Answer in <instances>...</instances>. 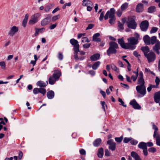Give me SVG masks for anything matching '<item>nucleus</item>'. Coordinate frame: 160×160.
I'll list each match as a JSON object with an SVG mask.
<instances>
[{
	"label": "nucleus",
	"instance_id": "nucleus-1",
	"mask_svg": "<svg viewBox=\"0 0 160 160\" xmlns=\"http://www.w3.org/2000/svg\"><path fill=\"white\" fill-rule=\"evenodd\" d=\"M70 42L71 44L74 46V58L76 60H83L85 57L84 56L81 57H78V52L79 51V45L78 41L74 38L71 39Z\"/></svg>",
	"mask_w": 160,
	"mask_h": 160
},
{
	"label": "nucleus",
	"instance_id": "nucleus-2",
	"mask_svg": "<svg viewBox=\"0 0 160 160\" xmlns=\"http://www.w3.org/2000/svg\"><path fill=\"white\" fill-rule=\"evenodd\" d=\"M61 75V73L59 71L55 70L54 73L49 78L48 80L49 84L51 85L54 84L55 82L59 79Z\"/></svg>",
	"mask_w": 160,
	"mask_h": 160
},
{
	"label": "nucleus",
	"instance_id": "nucleus-3",
	"mask_svg": "<svg viewBox=\"0 0 160 160\" xmlns=\"http://www.w3.org/2000/svg\"><path fill=\"white\" fill-rule=\"evenodd\" d=\"M128 44L129 47H130L128 49H130L131 50L134 49L136 48V46L135 45L137 44L138 43V39L137 38H135L134 37H131L128 38Z\"/></svg>",
	"mask_w": 160,
	"mask_h": 160
},
{
	"label": "nucleus",
	"instance_id": "nucleus-4",
	"mask_svg": "<svg viewBox=\"0 0 160 160\" xmlns=\"http://www.w3.org/2000/svg\"><path fill=\"white\" fill-rule=\"evenodd\" d=\"M127 26L129 28L135 29L136 27L137 24L135 21V17H129L127 22Z\"/></svg>",
	"mask_w": 160,
	"mask_h": 160
},
{
	"label": "nucleus",
	"instance_id": "nucleus-5",
	"mask_svg": "<svg viewBox=\"0 0 160 160\" xmlns=\"http://www.w3.org/2000/svg\"><path fill=\"white\" fill-rule=\"evenodd\" d=\"M152 128L154 130L153 135V137L156 139V144L158 146H160V135L158 133V128L154 124H153Z\"/></svg>",
	"mask_w": 160,
	"mask_h": 160
},
{
	"label": "nucleus",
	"instance_id": "nucleus-6",
	"mask_svg": "<svg viewBox=\"0 0 160 160\" xmlns=\"http://www.w3.org/2000/svg\"><path fill=\"white\" fill-rule=\"evenodd\" d=\"M41 16V14L38 12L32 15L31 18L29 21L28 24L30 25H33L36 23L39 20V18Z\"/></svg>",
	"mask_w": 160,
	"mask_h": 160
},
{
	"label": "nucleus",
	"instance_id": "nucleus-7",
	"mask_svg": "<svg viewBox=\"0 0 160 160\" xmlns=\"http://www.w3.org/2000/svg\"><path fill=\"white\" fill-rule=\"evenodd\" d=\"M147 59L148 62L150 63L154 62L156 58L155 53L153 52H150L145 56Z\"/></svg>",
	"mask_w": 160,
	"mask_h": 160
},
{
	"label": "nucleus",
	"instance_id": "nucleus-8",
	"mask_svg": "<svg viewBox=\"0 0 160 160\" xmlns=\"http://www.w3.org/2000/svg\"><path fill=\"white\" fill-rule=\"evenodd\" d=\"M137 92L144 96L146 93V87L145 85H138L136 87Z\"/></svg>",
	"mask_w": 160,
	"mask_h": 160
},
{
	"label": "nucleus",
	"instance_id": "nucleus-9",
	"mask_svg": "<svg viewBox=\"0 0 160 160\" xmlns=\"http://www.w3.org/2000/svg\"><path fill=\"white\" fill-rule=\"evenodd\" d=\"M115 10L114 8H111L108 11L106 14L104 18L105 20H107L108 17L112 18V17H115Z\"/></svg>",
	"mask_w": 160,
	"mask_h": 160
},
{
	"label": "nucleus",
	"instance_id": "nucleus-10",
	"mask_svg": "<svg viewBox=\"0 0 160 160\" xmlns=\"http://www.w3.org/2000/svg\"><path fill=\"white\" fill-rule=\"evenodd\" d=\"M18 31V28L15 26L11 27L8 33V35L11 37L13 36Z\"/></svg>",
	"mask_w": 160,
	"mask_h": 160
},
{
	"label": "nucleus",
	"instance_id": "nucleus-11",
	"mask_svg": "<svg viewBox=\"0 0 160 160\" xmlns=\"http://www.w3.org/2000/svg\"><path fill=\"white\" fill-rule=\"evenodd\" d=\"M145 81L143 78V74L142 71L139 73V76L137 81V84L139 85H144Z\"/></svg>",
	"mask_w": 160,
	"mask_h": 160
},
{
	"label": "nucleus",
	"instance_id": "nucleus-12",
	"mask_svg": "<svg viewBox=\"0 0 160 160\" xmlns=\"http://www.w3.org/2000/svg\"><path fill=\"white\" fill-rule=\"evenodd\" d=\"M118 42L122 48L127 49L130 48L128 46V43H124L123 38L118 39Z\"/></svg>",
	"mask_w": 160,
	"mask_h": 160
},
{
	"label": "nucleus",
	"instance_id": "nucleus-13",
	"mask_svg": "<svg viewBox=\"0 0 160 160\" xmlns=\"http://www.w3.org/2000/svg\"><path fill=\"white\" fill-rule=\"evenodd\" d=\"M148 21L145 20L141 22L140 25V27L142 31H145L148 28Z\"/></svg>",
	"mask_w": 160,
	"mask_h": 160
},
{
	"label": "nucleus",
	"instance_id": "nucleus-14",
	"mask_svg": "<svg viewBox=\"0 0 160 160\" xmlns=\"http://www.w3.org/2000/svg\"><path fill=\"white\" fill-rule=\"evenodd\" d=\"M153 49L158 55H159L160 53V42L159 41H158L155 44V45L153 47Z\"/></svg>",
	"mask_w": 160,
	"mask_h": 160
},
{
	"label": "nucleus",
	"instance_id": "nucleus-15",
	"mask_svg": "<svg viewBox=\"0 0 160 160\" xmlns=\"http://www.w3.org/2000/svg\"><path fill=\"white\" fill-rule=\"evenodd\" d=\"M107 144L109 145V148L112 151H113L116 148V143L113 142L112 139L108 140L107 142Z\"/></svg>",
	"mask_w": 160,
	"mask_h": 160
},
{
	"label": "nucleus",
	"instance_id": "nucleus-16",
	"mask_svg": "<svg viewBox=\"0 0 160 160\" xmlns=\"http://www.w3.org/2000/svg\"><path fill=\"white\" fill-rule=\"evenodd\" d=\"M51 21L50 17H47L43 19L41 21V24L42 26H45L49 23Z\"/></svg>",
	"mask_w": 160,
	"mask_h": 160
},
{
	"label": "nucleus",
	"instance_id": "nucleus-17",
	"mask_svg": "<svg viewBox=\"0 0 160 160\" xmlns=\"http://www.w3.org/2000/svg\"><path fill=\"white\" fill-rule=\"evenodd\" d=\"M130 104L135 109H139L141 108L140 106L134 99L131 101L130 102Z\"/></svg>",
	"mask_w": 160,
	"mask_h": 160
},
{
	"label": "nucleus",
	"instance_id": "nucleus-18",
	"mask_svg": "<svg viewBox=\"0 0 160 160\" xmlns=\"http://www.w3.org/2000/svg\"><path fill=\"white\" fill-rule=\"evenodd\" d=\"M154 98L155 102L158 103L160 101V91L156 92L154 95Z\"/></svg>",
	"mask_w": 160,
	"mask_h": 160
},
{
	"label": "nucleus",
	"instance_id": "nucleus-19",
	"mask_svg": "<svg viewBox=\"0 0 160 160\" xmlns=\"http://www.w3.org/2000/svg\"><path fill=\"white\" fill-rule=\"evenodd\" d=\"M48 84L47 81L46 82H45L41 80L39 81L36 83V85L38 86L43 88L46 87Z\"/></svg>",
	"mask_w": 160,
	"mask_h": 160
},
{
	"label": "nucleus",
	"instance_id": "nucleus-20",
	"mask_svg": "<svg viewBox=\"0 0 160 160\" xmlns=\"http://www.w3.org/2000/svg\"><path fill=\"white\" fill-rule=\"evenodd\" d=\"M143 10V5L142 3H139L136 6V10L138 12H141Z\"/></svg>",
	"mask_w": 160,
	"mask_h": 160
},
{
	"label": "nucleus",
	"instance_id": "nucleus-21",
	"mask_svg": "<svg viewBox=\"0 0 160 160\" xmlns=\"http://www.w3.org/2000/svg\"><path fill=\"white\" fill-rule=\"evenodd\" d=\"M131 155L135 159V160H141L137 153L135 152H132L131 153Z\"/></svg>",
	"mask_w": 160,
	"mask_h": 160
},
{
	"label": "nucleus",
	"instance_id": "nucleus-22",
	"mask_svg": "<svg viewBox=\"0 0 160 160\" xmlns=\"http://www.w3.org/2000/svg\"><path fill=\"white\" fill-rule=\"evenodd\" d=\"M116 52L117 50L116 49L112 47L111 48L110 47L107 51V54L109 56H110L111 54L116 53Z\"/></svg>",
	"mask_w": 160,
	"mask_h": 160
},
{
	"label": "nucleus",
	"instance_id": "nucleus-23",
	"mask_svg": "<svg viewBox=\"0 0 160 160\" xmlns=\"http://www.w3.org/2000/svg\"><path fill=\"white\" fill-rule=\"evenodd\" d=\"M141 49L143 52L145 56H146V55H147L149 52V48L147 46H146L144 47H142Z\"/></svg>",
	"mask_w": 160,
	"mask_h": 160
},
{
	"label": "nucleus",
	"instance_id": "nucleus-24",
	"mask_svg": "<svg viewBox=\"0 0 160 160\" xmlns=\"http://www.w3.org/2000/svg\"><path fill=\"white\" fill-rule=\"evenodd\" d=\"M100 36L99 33H97L94 34L93 36V41L96 42H100L101 41V39L98 38Z\"/></svg>",
	"mask_w": 160,
	"mask_h": 160
},
{
	"label": "nucleus",
	"instance_id": "nucleus-25",
	"mask_svg": "<svg viewBox=\"0 0 160 160\" xmlns=\"http://www.w3.org/2000/svg\"><path fill=\"white\" fill-rule=\"evenodd\" d=\"M150 38L148 35H145L143 38V41L147 45L150 44Z\"/></svg>",
	"mask_w": 160,
	"mask_h": 160
},
{
	"label": "nucleus",
	"instance_id": "nucleus-26",
	"mask_svg": "<svg viewBox=\"0 0 160 160\" xmlns=\"http://www.w3.org/2000/svg\"><path fill=\"white\" fill-rule=\"evenodd\" d=\"M100 57V54H99L96 53L91 56L90 59L91 61H96L99 59Z\"/></svg>",
	"mask_w": 160,
	"mask_h": 160
},
{
	"label": "nucleus",
	"instance_id": "nucleus-27",
	"mask_svg": "<svg viewBox=\"0 0 160 160\" xmlns=\"http://www.w3.org/2000/svg\"><path fill=\"white\" fill-rule=\"evenodd\" d=\"M138 147L142 150L147 149V144L144 142H141L138 145Z\"/></svg>",
	"mask_w": 160,
	"mask_h": 160
},
{
	"label": "nucleus",
	"instance_id": "nucleus-28",
	"mask_svg": "<svg viewBox=\"0 0 160 160\" xmlns=\"http://www.w3.org/2000/svg\"><path fill=\"white\" fill-rule=\"evenodd\" d=\"M54 93L52 90L50 91L47 93V96L49 99H52L54 98Z\"/></svg>",
	"mask_w": 160,
	"mask_h": 160
},
{
	"label": "nucleus",
	"instance_id": "nucleus-29",
	"mask_svg": "<svg viewBox=\"0 0 160 160\" xmlns=\"http://www.w3.org/2000/svg\"><path fill=\"white\" fill-rule=\"evenodd\" d=\"M28 17L29 16L28 14H26L22 22V25L24 27H25L26 26Z\"/></svg>",
	"mask_w": 160,
	"mask_h": 160
},
{
	"label": "nucleus",
	"instance_id": "nucleus-30",
	"mask_svg": "<svg viewBox=\"0 0 160 160\" xmlns=\"http://www.w3.org/2000/svg\"><path fill=\"white\" fill-rule=\"evenodd\" d=\"M101 62L100 61H97L95 62L92 66V68L93 70H96L99 67Z\"/></svg>",
	"mask_w": 160,
	"mask_h": 160
},
{
	"label": "nucleus",
	"instance_id": "nucleus-31",
	"mask_svg": "<svg viewBox=\"0 0 160 160\" xmlns=\"http://www.w3.org/2000/svg\"><path fill=\"white\" fill-rule=\"evenodd\" d=\"M102 140L100 138H98L95 140L93 142V145L95 147H98L101 143Z\"/></svg>",
	"mask_w": 160,
	"mask_h": 160
},
{
	"label": "nucleus",
	"instance_id": "nucleus-32",
	"mask_svg": "<svg viewBox=\"0 0 160 160\" xmlns=\"http://www.w3.org/2000/svg\"><path fill=\"white\" fill-rule=\"evenodd\" d=\"M150 43L153 45L154 43H156L158 41H159L158 40H157V37L155 36L152 37L150 39Z\"/></svg>",
	"mask_w": 160,
	"mask_h": 160
},
{
	"label": "nucleus",
	"instance_id": "nucleus-33",
	"mask_svg": "<svg viewBox=\"0 0 160 160\" xmlns=\"http://www.w3.org/2000/svg\"><path fill=\"white\" fill-rule=\"evenodd\" d=\"M109 44L111 48H112L115 49H117L118 48V44L114 42H109Z\"/></svg>",
	"mask_w": 160,
	"mask_h": 160
},
{
	"label": "nucleus",
	"instance_id": "nucleus-34",
	"mask_svg": "<svg viewBox=\"0 0 160 160\" xmlns=\"http://www.w3.org/2000/svg\"><path fill=\"white\" fill-rule=\"evenodd\" d=\"M156 11V7L154 6H152L149 7L148 9V12L149 13L154 12Z\"/></svg>",
	"mask_w": 160,
	"mask_h": 160
},
{
	"label": "nucleus",
	"instance_id": "nucleus-35",
	"mask_svg": "<svg viewBox=\"0 0 160 160\" xmlns=\"http://www.w3.org/2000/svg\"><path fill=\"white\" fill-rule=\"evenodd\" d=\"M133 72L135 74V75H132L131 77V78L133 80L134 82H135L137 79L138 76V69H137V71Z\"/></svg>",
	"mask_w": 160,
	"mask_h": 160
},
{
	"label": "nucleus",
	"instance_id": "nucleus-36",
	"mask_svg": "<svg viewBox=\"0 0 160 160\" xmlns=\"http://www.w3.org/2000/svg\"><path fill=\"white\" fill-rule=\"evenodd\" d=\"M103 154V149L102 148H101L98 150V155L99 158H101L102 157Z\"/></svg>",
	"mask_w": 160,
	"mask_h": 160
},
{
	"label": "nucleus",
	"instance_id": "nucleus-37",
	"mask_svg": "<svg viewBox=\"0 0 160 160\" xmlns=\"http://www.w3.org/2000/svg\"><path fill=\"white\" fill-rule=\"evenodd\" d=\"M128 5V3L127 2H125L122 4L121 6V9L122 11H124L126 9Z\"/></svg>",
	"mask_w": 160,
	"mask_h": 160
},
{
	"label": "nucleus",
	"instance_id": "nucleus-38",
	"mask_svg": "<svg viewBox=\"0 0 160 160\" xmlns=\"http://www.w3.org/2000/svg\"><path fill=\"white\" fill-rule=\"evenodd\" d=\"M111 68L113 70L117 72H119V69L114 64H112L111 65Z\"/></svg>",
	"mask_w": 160,
	"mask_h": 160
},
{
	"label": "nucleus",
	"instance_id": "nucleus-39",
	"mask_svg": "<svg viewBox=\"0 0 160 160\" xmlns=\"http://www.w3.org/2000/svg\"><path fill=\"white\" fill-rule=\"evenodd\" d=\"M52 8L51 5H49L46 6L44 8V10L46 12H48Z\"/></svg>",
	"mask_w": 160,
	"mask_h": 160
},
{
	"label": "nucleus",
	"instance_id": "nucleus-40",
	"mask_svg": "<svg viewBox=\"0 0 160 160\" xmlns=\"http://www.w3.org/2000/svg\"><path fill=\"white\" fill-rule=\"evenodd\" d=\"M110 18L109 21V23L111 24H114L116 20L115 17H112V18Z\"/></svg>",
	"mask_w": 160,
	"mask_h": 160
},
{
	"label": "nucleus",
	"instance_id": "nucleus-41",
	"mask_svg": "<svg viewBox=\"0 0 160 160\" xmlns=\"http://www.w3.org/2000/svg\"><path fill=\"white\" fill-rule=\"evenodd\" d=\"M39 92L42 93L43 96L44 95L46 92V91L45 89L42 88H39Z\"/></svg>",
	"mask_w": 160,
	"mask_h": 160
},
{
	"label": "nucleus",
	"instance_id": "nucleus-42",
	"mask_svg": "<svg viewBox=\"0 0 160 160\" xmlns=\"http://www.w3.org/2000/svg\"><path fill=\"white\" fill-rule=\"evenodd\" d=\"M158 29V28L155 27H152L150 31L151 33H153L156 32Z\"/></svg>",
	"mask_w": 160,
	"mask_h": 160
},
{
	"label": "nucleus",
	"instance_id": "nucleus-43",
	"mask_svg": "<svg viewBox=\"0 0 160 160\" xmlns=\"http://www.w3.org/2000/svg\"><path fill=\"white\" fill-rule=\"evenodd\" d=\"M0 66L3 69H6V63L4 61L0 62Z\"/></svg>",
	"mask_w": 160,
	"mask_h": 160
},
{
	"label": "nucleus",
	"instance_id": "nucleus-44",
	"mask_svg": "<svg viewBox=\"0 0 160 160\" xmlns=\"http://www.w3.org/2000/svg\"><path fill=\"white\" fill-rule=\"evenodd\" d=\"M145 73H150L154 76L155 75V73L152 72L148 68H145Z\"/></svg>",
	"mask_w": 160,
	"mask_h": 160
},
{
	"label": "nucleus",
	"instance_id": "nucleus-45",
	"mask_svg": "<svg viewBox=\"0 0 160 160\" xmlns=\"http://www.w3.org/2000/svg\"><path fill=\"white\" fill-rule=\"evenodd\" d=\"M60 18L59 15L54 16L52 18V21L53 22H55L56 20Z\"/></svg>",
	"mask_w": 160,
	"mask_h": 160
},
{
	"label": "nucleus",
	"instance_id": "nucleus-46",
	"mask_svg": "<svg viewBox=\"0 0 160 160\" xmlns=\"http://www.w3.org/2000/svg\"><path fill=\"white\" fill-rule=\"evenodd\" d=\"M122 139L123 137H120L115 138V139L116 142H118L120 143L121 142Z\"/></svg>",
	"mask_w": 160,
	"mask_h": 160
},
{
	"label": "nucleus",
	"instance_id": "nucleus-47",
	"mask_svg": "<svg viewBox=\"0 0 160 160\" xmlns=\"http://www.w3.org/2000/svg\"><path fill=\"white\" fill-rule=\"evenodd\" d=\"M39 91V88H35L33 89V93L34 94H36L38 93Z\"/></svg>",
	"mask_w": 160,
	"mask_h": 160
},
{
	"label": "nucleus",
	"instance_id": "nucleus-48",
	"mask_svg": "<svg viewBox=\"0 0 160 160\" xmlns=\"http://www.w3.org/2000/svg\"><path fill=\"white\" fill-rule=\"evenodd\" d=\"M122 11L121 10H118L116 12L117 15L118 17H121L122 15Z\"/></svg>",
	"mask_w": 160,
	"mask_h": 160
},
{
	"label": "nucleus",
	"instance_id": "nucleus-49",
	"mask_svg": "<svg viewBox=\"0 0 160 160\" xmlns=\"http://www.w3.org/2000/svg\"><path fill=\"white\" fill-rule=\"evenodd\" d=\"M89 42V41L88 39L86 37H83L82 38V39L81 42L82 43Z\"/></svg>",
	"mask_w": 160,
	"mask_h": 160
},
{
	"label": "nucleus",
	"instance_id": "nucleus-50",
	"mask_svg": "<svg viewBox=\"0 0 160 160\" xmlns=\"http://www.w3.org/2000/svg\"><path fill=\"white\" fill-rule=\"evenodd\" d=\"M130 143L132 145H136L138 143V141L134 139H132L131 138V140Z\"/></svg>",
	"mask_w": 160,
	"mask_h": 160
},
{
	"label": "nucleus",
	"instance_id": "nucleus-51",
	"mask_svg": "<svg viewBox=\"0 0 160 160\" xmlns=\"http://www.w3.org/2000/svg\"><path fill=\"white\" fill-rule=\"evenodd\" d=\"M148 150L149 152L152 153H154L156 151V148L154 147L150 148L148 149Z\"/></svg>",
	"mask_w": 160,
	"mask_h": 160
},
{
	"label": "nucleus",
	"instance_id": "nucleus-52",
	"mask_svg": "<svg viewBox=\"0 0 160 160\" xmlns=\"http://www.w3.org/2000/svg\"><path fill=\"white\" fill-rule=\"evenodd\" d=\"M131 140V138H125L124 139L123 142L124 143H128Z\"/></svg>",
	"mask_w": 160,
	"mask_h": 160
},
{
	"label": "nucleus",
	"instance_id": "nucleus-53",
	"mask_svg": "<svg viewBox=\"0 0 160 160\" xmlns=\"http://www.w3.org/2000/svg\"><path fill=\"white\" fill-rule=\"evenodd\" d=\"M118 27L119 30H122L123 29V25L120 22H119Z\"/></svg>",
	"mask_w": 160,
	"mask_h": 160
},
{
	"label": "nucleus",
	"instance_id": "nucleus-54",
	"mask_svg": "<svg viewBox=\"0 0 160 160\" xmlns=\"http://www.w3.org/2000/svg\"><path fill=\"white\" fill-rule=\"evenodd\" d=\"M160 81V80L159 78L157 77H156L155 80V82L156 83L157 86H158L159 83Z\"/></svg>",
	"mask_w": 160,
	"mask_h": 160
},
{
	"label": "nucleus",
	"instance_id": "nucleus-55",
	"mask_svg": "<svg viewBox=\"0 0 160 160\" xmlns=\"http://www.w3.org/2000/svg\"><path fill=\"white\" fill-rule=\"evenodd\" d=\"M121 84L122 87H123L124 88L127 89H128L129 88V86L127 84L122 83H121Z\"/></svg>",
	"mask_w": 160,
	"mask_h": 160
},
{
	"label": "nucleus",
	"instance_id": "nucleus-56",
	"mask_svg": "<svg viewBox=\"0 0 160 160\" xmlns=\"http://www.w3.org/2000/svg\"><path fill=\"white\" fill-rule=\"evenodd\" d=\"M58 57L60 60H62L63 58V56L62 54L60 52H59Z\"/></svg>",
	"mask_w": 160,
	"mask_h": 160
},
{
	"label": "nucleus",
	"instance_id": "nucleus-57",
	"mask_svg": "<svg viewBox=\"0 0 160 160\" xmlns=\"http://www.w3.org/2000/svg\"><path fill=\"white\" fill-rule=\"evenodd\" d=\"M104 16V12H102L100 14V16L99 18V19L100 21L102 20Z\"/></svg>",
	"mask_w": 160,
	"mask_h": 160
},
{
	"label": "nucleus",
	"instance_id": "nucleus-58",
	"mask_svg": "<svg viewBox=\"0 0 160 160\" xmlns=\"http://www.w3.org/2000/svg\"><path fill=\"white\" fill-rule=\"evenodd\" d=\"M118 101L121 103V104L124 107H126L127 105H124V102L122 101V100L120 98L118 99Z\"/></svg>",
	"mask_w": 160,
	"mask_h": 160
},
{
	"label": "nucleus",
	"instance_id": "nucleus-59",
	"mask_svg": "<svg viewBox=\"0 0 160 160\" xmlns=\"http://www.w3.org/2000/svg\"><path fill=\"white\" fill-rule=\"evenodd\" d=\"M94 26V25L92 24H89L88 27L86 28V30L91 29Z\"/></svg>",
	"mask_w": 160,
	"mask_h": 160
},
{
	"label": "nucleus",
	"instance_id": "nucleus-60",
	"mask_svg": "<svg viewBox=\"0 0 160 160\" xmlns=\"http://www.w3.org/2000/svg\"><path fill=\"white\" fill-rule=\"evenodd\" d=\"M42 30H44L45 29L44 28H42L41 29H36L35 33V35H38V33L39 32V31H40Z\"/></svg>",
	"mask_w": 160,
	"mask_h": 160
},
{
	"label": "nucleus",
	"instance_id": "nucleus-61",
	"mask_svg": "<svg viewBox=\"0 0 160 160\" xmlns=\"http://www.w3.org/2000/svg\"><path fill=\"white\" fill-rule=\"evenodd\" d=\"M79 152L82 155H85L86 151L83 149H81L79 151Z\"/></svg>",
	"mask_w": 160,
	"mask_h": 160
},
{
	"label": "nucleus",
	"instance_id": "nucleus-62",
	"mask_svg": "<svg viewBox=\"0 0 160 160\" xmlns=\"http://www.w3.org/2000/svg\"><path fill=\"white\" fill-rule=\"evenodd\" d=\"M90 43H87L84 44L83 45V47L84 48H88L90 47Z\"/></svg>",
	"mask_w": 160,
	"mask_h": 160
},
{
	"label": "nucleus",
	"instance_id": "nucleus-63",
	"mask_svg": "<svg viewBox=\"0 0 160 160\" xmlns=\"http://www.w3.org/2000/svg\"><path fill=\"white\" fill-rule=\"evenodd\" d=\"M86 3V6H88V5H89L92 6V7H93V4L90 1H87Z\"/></svg>",
	"mask_w": 160,
	"mask_h": 160
},
{
	"label": "nucleus",
	"instance_id": "nucleus-64",
	"mask_svg": "<svg viewBox=\"0 0 160 160\" xmlns=\"http://www.w3.org/2000/svg\"><path fill=\"white\" fill-rule=\"evenodd\" d=\"M89 73L92 76H94L95 74V72L92 70H90Z\"/></svg>",
	"mask_w": 160,
	"mask_h": 160
}]
</instances>
